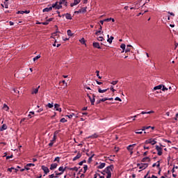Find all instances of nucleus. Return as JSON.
Here are the masks:
<instances>
[{
	"mask_svg": "<svg viewBox=\"0 0 178 178\" xmlns=\"http://www.w3.org/2000/svg\"><path fill=\"white\" fill-rule=\"evenodd\" d=\"M147 178H158V177L155 175H152V177H148Z\"/></svg>",
	"mask_w": 178,
	"mask_h": 178,
	"instance_id": "64",
	"label": "nucleus"
},
{
	"mask_svg": "<svg viewBox=\"0 0 178 178\" xmlns=\"http://www.w3.org/2000/svg\"><path fill=\"white\" fill-rule=\"evenodd\" d=\"M162 91H168V88L163 85L162 86Z\"/></svg>",
	"mask_w": 178,
	"mask_h": 178,
	"instance_id": "46",
	"label": "nucleus"
},
{
	"mask_svg": "<svg viewBox=\"0 0 178 178\" xmlns=\"http://www.w3.org/2000/svg\"><path fill=\"white\" fill-rule=\"evenodd\" d=\"M70 170H74L75 172H77V170H79V168L77 167H74L70 168Z\"/></svg>",
	"mask_w": 178,
	"mask_h": 178,
	"instance_id": "35",
	"label": "nucleus"
},
{
	"mask_svg": "<svg viewBox=\"0 0 178 178\" xmlns=\"http://www.w3.org/2000/svg\"><path fill=\"white\" fill-rule=\"evenodd\" d=\"M81 44H86V40H84V38H81V40H80Z\"/></svg>",
	"mask_w": 178,
	"mask_h": 178,
	"instance_id": "47",
	"label": "nucleus"
},
{
	"mask_svg": "<svg viewBox=\"0 0 178 178\" xmlns=\"http://www.w3.org/2000/svg\"><path fill=\"white\" fill-rule=\"evenodd\" d=\"M92 46L94 47V48H97V49H101V47L99 46V42H93Z\"/></svg>",
	"mask_w": 178,
	"mask_h": 178,
	"instance_id": "14",
	"label": "nucleus"
},
{
	"mask_svg": "<svg viewBox=\"0 0 178 178\" xmlns=\"http://www.w3.org/2000/svg\"><path fill=\"white\" fill-rule=\"evenodd\" d=\"M156 166L157 168H159V166H161V163H160V161H157V163H156Z\"/></svg>",
	"mask_w": 178,
	"mask_h": 178,
	"instance_id": "58",
	"label": "nucleus"
},
{
	"mask_svg": "<svg viewBox=\"0 0 178 178\" xmlns=\"http://www.w3.org/2000/svg\"><path fill=\"white\" fill-rule=\"evenodd\" d=\"M60 106L58 104H54V109H56V111H58V112H62V108H59Z\"/></svg>",
	"mask_w": 178,
	"mask_h": 178,
	"instance_id": "11",
	"label": "nucleus"
},
{
	"mask_svg": "<svg viewBox=\"0 0 178 178\" xmlns=\"http://www.w3.org/2000/svg\"><path fill=\"white\" fill-rule=\"evenodd\" d=\"M80 3V0H74V5H79Z\"/></svg>",
	"mask_w": 178,
	"mask_h": 178,
	"instance_id": "38",
	"label": "nucleus"
},
{
	"mask_svg": "<svg viewBox=\"0 0 178 178\" xmlns=\"http://www.w3.org/2000/svg\"><path fill=\"white\" fill-rule=\"evenodd\" d=\"M60 122H61V123H66L67 120L65 118H63L60 119Z\"/></svg>",
	"mask_w": 178,
	"mask_h": 178,
	"instance_id": "34",
	"label": "nucleus"
},
{
	"mask_svg": "<svg viewBox=\"0 0 178 178\" xmlns=\"http://www.w3.org/2000/svg\"><path fill=\"white\" fill-rule=\"evenodd\" d=\"M39 24H43L44 26H47V24H49L48 21L44 22H41L39 23Z\"/></svg>",
	"mask_w": 178,
	"mask_h": 178,
	"instance_id": "36",
	"label": "nucleus"
},
{
	"mask_svg": "<svg viewBox=\"0 0 178 178\" xmlns=\"http://www.w3.org/2000/svg\"><path fill=\"white\" fill-rule=\"evenodd\" d=\"M148 175H149V171L144 176V178H148Z\"/></svg>",
	"mask_w": 178,
	"mask_h": 178,
	"instance_id": "63",
	"label": "nucleus"
},
{
	"mask_svg": "<svg viewBox=\"0 0 178 178\" xmlns=\"http://www.w3.org/2000/svg\"><path fill=\"white\" fill-rule=\"evenodd\" d=\"M87 169H88V166L87 165H85L83 166L84 173H86L87 172Z\"/></svg>",
	"mask_w": 178,
	"mask_h": 178,
	"instance_id": "41",
	"label": "nucleus"
},
{
	"mask_svg": "<svg viewBox=\"0 0 178 178\" xmlns=\"http://www.w3.org/2000/svg\"><path fill=\"white\" fill-rule=\"evenodd\" d=\"M63 16H65L66 19L67 20H72V15L70 13H66V14H64L63 15Z\"/></svg>",
	"mask_w": 178,
	"mask_h": 178,
	"instance_id": "12",
	"label": "nucleus"
},
{
	"mask_svg": "<svg viewBox=\"0 0 178 178\" xmlns=\"http://www.w3.org/2000/svg\"><path fill=\"white\" fill-rule=\"evenodd\" d=\"M151 161V159H149V157H144L142 159V162H149Z\"/></svg>",
	"mask_w": 178,
	"mask_h": 178,
	"instance_id": "22",
	"label": "nucleus"
},
{
	"mask_svg": "<svg viewBox=\"0 0 178 178\" xmlns=\"http://www.w3.org/2000/svg\"><path fill=\"white\" fill-rule=\"evenodd\" d=\"M133 9H138V7L137 6H135V7L131 8V10H133Z\"/></svg>",
	"mask_w": 178,
	"mask_h": 178,
	"instance_id": "60",
	"label": "nucleus"
},
{
	"mask_svg": "<svg viewBox=\"0 0 178 178\" xmlns=\"http://www.w3.org/2000/svg\"><path fill=\"white\" fill-rule=\"evenodd\" d=\"M81 155H82L81 153H80V152H79L77 153V155L75 157L73 158L72 161H77V159H80Z\"/></svg>",
	"mask_w": 178,
	"mask_h": 178,
	"instance_id": "10",
	"label": "nucleus"
},
{
	"mask_svg": "<svg viewBox=\"0 0 178 178\" xmlns=\"http://www.w3.org/2000/svg\"><path fill=\"white\" fill-rule=\"evenodd\" d=\"M156 143V141L155 140V139H149V140H147L145 141V144H152V145H155V144Z\"/></svg>",
	"mask_w": 178,
	"mask_h": 178,
	"instance_id": "5",
	"label": "nucleus"
},
{
	"mask_svg": "<svg viewBox=\"0 0 178 178\" xmlns=\"http://www.w3.org/2000/svg\"><path fill=\"white\" fill-rule=\"evenodd\" d=\"M107 38H108L107 41H108L110 44H112V41H113V40H114L115 38H113V36H111V37L109 38V35H107Z\"/></svg>",
	"mask_w": 178,
	"mask_h": 178,
	"instance_id": "17",
	"label": "nucleus"
},
{
	"mask_svg": "<svg viewBox=\"0 0 178 178\" xmlns=\"http://www.w3.org/2000/svg\"><path fill=\"white\" fill-rule=\"evenodd\" d=\"M26 166H28V168H31V166H35V164H34V163H28V164H26Z\"/></svg>",
	"mask_w": 178,
	"mask_h": 178,
	"instance_id": "42",
	"label": "nucleus"
},
{
	"mask_svg": "<svg viewBox=\"0 0 178 178\" xmlns=\"http://www.w3.org/2000/svg\"><path fill=\"white\" fill-rule=\"evenodd\" d=\"M51 141H53V143H55V141H56V132L54 134V137Z\"/></svg>",
	"mask_w": 178,
	"mask_h": 178,
	"instance_id": "31",
	"label": "nucleus"
},
{
	"mask_svg": "<svg viewBox=\"0 0 178 178\" xmlns=\"http://www.w3.org/2000/svg\"><path fill=\"white\" fill-rule=\"evenodd\" d=\"M81 13H86L87 12V7H83L80 9Z\"/></svg>",
	"mask_w": 178,
	"mask_h": 178,
	"instance_id": "24",
	"label": "nucleus"
},
{
	"mask_svg": "<svg viewBox=\"0 0 178 178\" xmlns=\"http://www.w3.org/2000/svg\"><path fill=\"white\" fill-rule=\"evenodd\" d=\"M137 116H140V114H138V115H134V117H130V118H129V119H131V118H134L133 119V120H136V118H137Z\"/></svg>",
	"mask_w": 178,
	"mask_h": 178,
	"instance_id": "49",
	"label": "nucleus"
},
{
	"mask_svg": "<svg viewBox=\"0 0 178 178\" xmlns=\"http://www.w3.org/2000/svg\"><path fill=\"white\" fill-rule=\"evenodd\" d=\"M112 20V18H107L104 19V22H111Z\"/></svg>",
	"mask_w": 178,
	"mask_h": 178,
	"instance_id": "55",
	"label": "nucleus"
},
{
	"mask_svg": "<svg viewBox=\"0 0 178 178\" xmlns=\"http://www.w3.org/2000/svg\"><path fill=\"white\" fill-rule=\"evenodd\" d=\"M92 156H94V154L92 156H90V157H89V159H88V162L90 163V162H91L92 161Z\"/></svg>",
	"mask_w": 178,
	"mask_h": 178,
	"instance_id": "51",
	"label": "nucleus"
},
{
	"mask_svg": "<svg viewBox=\"0 0 178 178\" xmlns=\"http://www.w3.org/2000/svg\"><path fill=\"white\" fill-rule=\"evenodd\" d=\"M115 101H120V102H122V99L120 97H115Z\"/></svg>",
	"mask_w": 178,
	"mask_h": 178,
	"instance_id": "53",
	"label": "nucleus"
},
{
	"mask_svg": "<svg viewBox=\"0 0 178 178\" xmlns=\"http://www.w3.org/2000/svg\"><path fill=\"white\" fill-rule=\"evenodd\" d=\"M96 73H97V77H98V79H102V76H99V71L97 70Z\"/></svg>",
	"mask_w": 178,
	"mask_h": 178,
	"instance_id": "39",
	"label": "nucleus"
},
{
	"mask_svg": "<svg viewBox=\"0 0 178 178\" xmlns=\"http://www.w3.org/2000/svg\"><path fill=\"white\" fill-rule=\"evenodd\" d=\"M15 170V168L12 167L10 168H8V171L12 172V170Z\"/></svg>",
	"mask_w": 178,
	"mask_h": 178,
	"instance_id": "54",
	"label": "nucleus"
},
{
	"mask_svg": "<svg viewBox=\"0 0 178 178\" xmlns=\"http://www.w3.org/2000/svg\"><path fill=\"white\" fill-rule=\"evenodd\" d=\"M12 158H13V154H11L10 156H6V159L8 160V159H12Z\"/></svg>",
	"mask_w": 178,
	"mask_h": 178,
	"instance_id": "52",
	"label": "nucleus"
},
{
	"mask_svg": "<svg viewBox=\"0 0 178 178\" xmlns=\"http://www.w3.org/2000/svg\"><path fill=\"white\" fill-rule=\"evenodd\" d=\"M59 5L62 6V5H64V6H67V0H59L58 1Z\"/></svg>",
	"mask_w": 178,
	"mask_h": 178,
	"instance_id": "7",
	"label": "nucleus"
},
{
	"mask_svg": "<svg viewBox=\"0 0 178 178\" xmlns=\"http://www.w3.org/2000/svg\"><path fill=\"white\" fill-rule=\"evenodd\" d=\"M100 101H101L102 102H105V101H108V97H104V98H103V99H100Z\"/></svg>",
	"mask_w": 178,
	"mask_h": 178,
	"instance_id": "45",
	"label": "nucleus"
},
{
	"mask_svg": "<svg viewBox=\"0 0 178 178\" xmlns=\"http://www.w3.org/2000/svg\"><path fill=\"white\" fill-rule=\"evenodd\" d=\"M106 164L105 163H100V165H99L97 166V169H104V167L106 165Z\"/></svg>",
	"mask_w": 178,
	"mask_h": 178,
	"instance_id": "20",
	"label": "nucleus"
},
{
	"mask_svg": "<svg viewBox=\"0 0 178 178\" xmlns=\"http://www.w3.org/2000/svg\"><path fill=\"white\" fill-rule=\"evenodd\" d=\"M113 169V165H111L110 166L106 167L104 172L106 173V175L112 174V170Z\"/></svg>",
	"mask_w": 178,
	"mask_h": 178,
	"instance_id": "1",
	"label": "nucleus"
},
{
	"mask_svg": "<svg viewBox=\"0 0 178 178\" xmlns=\"http://www.w3.org/2000/svg\"><path fill=\"white\" fill-rule=\"evenodd\" d=\"M99 137V135H98V134H97V133H95L92 136H88L87 138L94 139V138H98Z\"/></svg>",
	"mask_w": 178,
	"mask_h": 178,
	"instance_id": "9",
	"label": "nucleus"
},
{
	"mask_svg": "<svg viewBox=\"0 0 178 178\" xmlns=\"http://www.w3.org/2000/svg\"><path fill=\"white\" fill-rule=\"evenodd\" d=\"M108 90V88H107V89H104V90H102V89H101V88H98V92H100V93H104V92H106V91H107Z\"/></svg>",
	"mask_w": 178,
	"mask_h": 178,
	"instance_id": "23",
	"label": "nucleus"
},
{
	"mask_svg": "<svg viewBox=\"0 0 178 178\" xmlns=\"http://www.w3.org/2000/svg\"><path fill=\"white\" fill-rule=\"evenodd\" d=\"M92 98L91 97V96H90V94L88 93L87 94V97L89 98L91 105H94L95 102V95L92 94Z\"/></svg>",
	"mask_w": 178,
	"mask_h": 178,
	"instance_id": "2",
	"label": "nucleus"
},
{
	"mask_svg": "<svg viewBox=\"0 0 178 178\" xmlns=\"http://www.w3.org/2000/svg\"><path fill=\"white\" fill-rule=\"evenodd\" d=\"M148 129H152V130H154V127H151V126L143 127L141 130H142V131H145V130H148Z\"/></svg>",
	"mask_w": 178,
	"mask_h": 178,
	"instance_id": "13",
	"label": "nucleus"
},
{
	"mask_svg": "<svg viewBox=\"0 0 178 178\" xmlns=\"http://www.w3.org/2000/svg\"><path fill=\"white\" fill-rule=\"evenodd\" d=\"M65 170H66V168H63V167H59L58 168V171L60 172V173H62V175H63Z\"/></svg>",
	"mask_w": 178,
	"mask_h": 178,
	"instance_id": "19",
	"label": "nucleus"
},
{
	"mask_svg": "<svg viewBox=\"0 0 178 178\" xmlns=\"http://www.w3.org/2000/svg\"><path fill=\"white\" fill-rule=\"evenodd\" d=\"M54 4L56 7V9H58V10L62 9V6L60 4H59V1H56Z\"/></svg>",
	"mask_w": 178,
	"mask_h": 178,
	"instance_id": "18",
	"label": "nucleus"
},
{
	"mask_svg": "<svg viewBox=\"0 0 178 178\" xmlns=\"http://www.w3.org/2000/svg\"><path fill=\"white\" fill-rule=\"evenodd\" d=\"M97 40H98V41H104V40H105V39H104V37L99 36V38H97Z\"/></svg>",
	"mask_w": 178,
	"mask_h": 178,
	"instance_id": "43",
	"label": "nucleus"
},
{
	"mask_svg": "<svg viewBox=\"0 0 178 178\" xmlns=\"http://www.w3.org/2000/svg\"><path fill=\"white\" fill-rule=\"evenodd\" d=\"M162 87H163V85H159V86H155V87L154 88V90H161V89H162Z\"/></svg>",
	"mask_w": 178,
	"mask_h": 178,
	"instance_id": "26",
	"label": "nucleus"
},
{
	"mask_svg": "<svg viewBox=\"0 0 178 178\" xmlns=\"http://www.w3.org/2000/svg\"><path fill=\"white\" fill-rule=\"evenodd\" d=\"M120 48L123 50L122 52H124V49H126V44H121Z\"/></svg>",
	"mask_w": 178,
	"mask_h": 178,
	"instance_id": "29",
	"label": "nucleus"
},
{
	"mask_svg": "<svg viewBox=\"0 0 178 178\" xmlns=\"http://www.w3.org/2000/svg\"><path fill=\"white\" fill-rule=\"evenodd\" d=\"M156 149L157 151V154L159 155V156H161L162 154H163V152H162L163 151V149L159 145H156Z\"/></svg>",
	"mask_w": 178,
	"mask_h": 178,
	"instance_id": "4",
	"label": "nucleus"
},
{
	"mask_svg": "<svg viewBox=\"0 0 178 178\" xmlns=\"http://www.w3.org/2000/svg\"><path fill=\"white\" fill-rule=\"evenodd\" d=\"M67 35H69V37L73 36V33H72V30H70V29H68L67 31Z\"/></svg>",
	"mask_w": 178,
	"mask_h": 178,
	"instance_id": "27",
	"label": "nucleus"
},
{
	"mask_svg": "<svg viewBox=\"0 0 178 178\" xmlns=\"http://www.w3.org/2000/svg\"><path fill=\"white\" fill-rule=\"evenodd\" d=\"M117 83H119V81H113L111 84L113 86H116Z\"/></svg>",
	"mask_w": 178,
	"mask_h": 178,
	"instance_id": "40",
	"label": "nucleus"
},
{
	"mask_svg": "<svg viewBox=\"0 0 178 178\" xmlns=\"http://www.w3.org/2000/svg\"><path fill=\"white\" fill-rule=\"evenodd\" d=\"M17 15L20 14V15H24V13H26V15L30 13V10H25V11H22V10H20V11H17Z\"/></svg>",
	"mask_w": 178,
	"mask_h": 178,
	"instance_id": "15",
	"label": "nucleus"
},
{
	"mask_svg": "<svg viewBox=\"0 0 178 178\" xmlns=\"http://www.w3.org/2000/svg\"><path fill=\"white\" fill-rule=\"evenodd\" d=\"M112 174H107L106 178H111Z\"/></svg>",
	"mask_w": 178,
	"mask_h": 178,
	"instance_id": "62",
	"label": "nucleus"
},
{
	"mask_svg": "<svg viewBox=\"0 0 178 178\" xmlns=\"http://www.w3.org/2000/svg\"><path fill=\"white\" fill-rule=\"evenodd\" d=\"M25 170H30V168H29V166H27L26 165L24 167Z\"/></svg>",
	"mask_w": 178,
	"mask_h": 178,
	"instance_id": "61",
	"label": "nucleus"
},
{
	"mask_svg": "<svg viewBox=\"0 0 178 178\" xmlns=\"http://www.w3.org/2000/svg\"><path fill=\"white\" fill-rule=\"evenodd\" d=\"M40 88V86L36 88L35 89H33L32 94H37L38 92V89Z\"/></svg>",
	"mask_w": 178,
	"mask_h": 178,
	"instance_id": "28",
	"label": "nucleus"
},
{
	"mask_svg": "<svg viewBox=\"0 0 178 178\" xmlns=\"http://www.w3.org/2000/svg\"><path fill=\"white\" fill-rule=\"evenodd\" d=\"M54 173H55L56 176H60V175H62V172H58V171H55Z\"/></svg>",
	"mask_w": 178,
	"mask_h": 178,
	"instance_id": "44",
	"label": "nucleus"
},
{
	"mask_svg": "<svg viewBox=\"0 0 178 178\" xmlns=\"http://www.w3.org/2000/svg\"><path fill=\"white\" fill-rule=\"evenodd\" d=\"M42 170H43L44 175H48V173H49V168L45 165H42Z\"/></svg>",
	"mask_w": 178,
	"mask_h": 178,
	"instance_id": "6",
	"label": "nucleus"
},
{
	"mask_svg": "<svg viewBox=\"0 0 178 178\" xmlns=\"http://www.w3.org/2000/svg\"><path fill=\"white\" fill-rule=\"evenodd\" d=\"M8 129V125L6 124H3L1 127H0V131H3L4 130H6Z\"/></svg>",
	"mask_w": 178,
	"mask_h": 178,
	"instance_id": "16",
	"label": "nucleus"
},
{
	"mask_svg": "<svg viewBox=\"0 0 178 178\" xmlns=\"http://www.w3.org/2000/svg\"><path fill=\"white\" fill-rule=\"evenodd\" d=\"M136 134H143V131H141V129H138L137 131H136Z\"/></svg>",
	"mask_w": 178,
	"mask_h": 178,
	"instance_id": "48",
	"label": "nucleus"
},
{
	"mask_svg": "<svg viewBox=\"0 0 178 178\" xmlns=\"http://www.w3.org/2000/svg\"><path fill=\"white\" fill-rule=\"evenodd\" d=\"M51 10H52V7L45 8L42 10V12H51Z\"/></svg>",
	"mask_w": 178,
	"mask_h": 178,
	"instance_id": "21",
	"label": "nucleus"
},
{
	"mask_svg": "<svg viewBox=\"0 0 178 178\" xmlns=\"http://www.w3.org/2000/svg\"><path fill=\"white\" fill-rule=\"evenodd\" d=\"M52 145H54V142L51 140V142L49 143V146L52 147Z\"/></svg>",
	"mask_w": 178,
	"mask_h": 178,
	"instance_id": "57",
	"label": "nucleus"
},
{
	"mask_svg": "<svg viewBox=\"0 0 178 178\" xmlns=\"http://www.w3.org/2000/svg\"><path fill=\"white\" fill-rule=\"evenodd\" d=\"M28 119L27 118H22L20 121V124L23 123V122H27L26 120H27Z\"/></svg>",
	"mask_w": 178,
	"mask_h": 178,
	"instance_id": "50",
	"label": "nucleus"
},
{
	"mask_svg": "<svg viewBox=\"0 0 178 178\" xmlns=\"http://www.w3.org/2000/svg\"><path fill=\"white\" fill-rule=\"evenodd\" d=\"M47 106L48 107V108H51L53 106H54V103H49L47 105Z\"/></svg>",
	"mask_w": 178,
	"mask_h": 178,
	"instance_id": "37",
	"label": "nucleus"
},
{
	"mask_svg": "<svg viewBox=\"0 0 178 178\" xmlns=\"http://www.w3.org/2000/svg\"><path fill=\"white\" fill-rule=\"evenodd\" d=\"M100 33H101V30L97 31L95 33V35H99Z\"/></svg>",
	"mask_w": 178,
	"mask_h": 178,
	"instance_id": "59",
	"label": "nucleus"
},
{
	"mask_svg": "<svg viewBox=\"0 0 178 178\" xmlns=\"http://www.w3.org/2000/svg\"><path fill=\"white\" fill-rule=\"evenodd\" d=\"M41 58V56L38 55L33 58V62H35V60H38Z\"/></svg>",
	"mask_w": 178,
	"mask_h": 178,
	"instance_id": "32",
	"label": "nucleus"
},
{
	"mask_svg": "<svg viewBox=\"0 0 178 178\" xmlns=\"http://www.w3.org/2000/svg\"><path fill=\"white\" fill-rule=\"evenodd\" d=\"M137 167L139 168V169H147L148 168V163H138Z\"/></svg>",
	"mask_w": 178,
	"mask_h": 178,
	"instance_id": "3",
	"label": "nucleus"
},
{
	"mask_svg": "<svg viewBox=\"0 0 178 178\" xmlns=\"http://www.w3.org/2000/svg\"><path fill=\"white\" fill-rule=\"evenodd\" d=\"M56 168H58V163H51L50 165V170H54L55 169H56Z\"/></svg>",
	"mask_w": 178,
	"mask_h": 178,
	"instance_id": "8",
	"label": "nucleus"
},
{
	"mask_svg": "<svg viewBox=\"0 0 178 178\" xmlns=\"http://www.w3.org/2000/svg\"><path fill=\"white\" fill-rule=\"evenodd\" d=\"M54 162H58V163H59V162H60V157L57 156L55 158V159L54 160Z\"/></svg>",
	"mask_w": 178,
	"mask_h": 178,
	"instance_id": "30",
	"label": "nucleus"
},
{
	"mask_svg": "<svg viewBox=\"0 0 178 178\" xmlns=\"http://www.w3.org/2000/svg\"><path fill=\"white\" fill-rule=\"evenodd\" d=\"M13 91L15 94H17V93L19 94V90H17L15 89V88L13 90Z\"/></svg>",
	"mask_w": 178,
	"mask_h": 178,
	"instance_id": "56",
	"label": "nucleus"
},
{
	"mask_svg": "<svg viewBox=\"0 0 178 178\" xmlns=\"http://www.w3.org/2000/svg\"><path fill=\"white\" fill-rule=\"evenodd\" d=\"M3 108L5 109V111H9V106L6 104L3 105Z\"/></svg>",
	"mask_w": 178,
	"mask_h": 178,
	"instance_id": "33",
	"label": "nucleus"
},
{
	"mask_svg": "<svg viewBox=\"0 0 178 178\" xmlns=\"http://www.w3.org/2000/svg\"><path fill=\"white\" fill-rule=\"evenodd\" d=\"M131 47H132V46L130 44L127 45V49H125V52L126 53L130 52V48H131Z\"/></svg>",
	"mask_w": 178,
	"mask_h": 178,
	"instance_id": "25",
	"label": "nucleus"
}]
</instances>
